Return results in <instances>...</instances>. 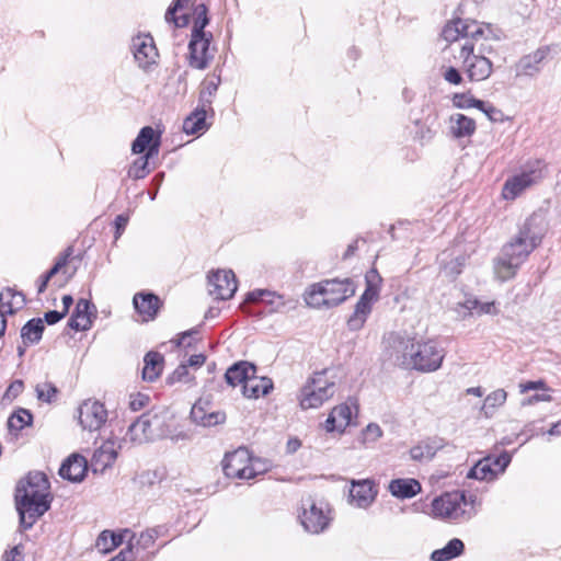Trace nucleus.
Listing matches in <instances>:
<instances>
[{
	"label": "nucleus",
	"mask_w": 561,
	"mask_h": 561,
	"mask_svg": "<svg viewBox=\"0 0 561 561\" xmlns=\"http://www.w3.org/2000/svg\"><path fill=\"white\" fill-rule=\"evenodd\" d=\"M358 404L353 397L347 398L343 403L335 405L328 415L323 427L328 433L342 434L352 424L353 417L357 416Z\"/></svg>",
	"instance_id": "obj_14"
},
{
	"label": "nucleus",
	"mask_w": 561,
	"mask_h": 561,
	"mask_svg": "<svg viewBox=\"0 0 561 561\" xmlns=\"http://www.w3.org/2000/svg\"><path fill=\"white\" fill-rule=\"evenodd\" d=\"M270 469L271 462L268 460L250 456V479H254L255 477L267 472Z\"/></svg>",
	"instance_id": "obj_52"
},
{
	"label": "nucleus",
	"mask_w": 561,
	"mask_h": 561,
	"mask_svg": "<svg viewBox=\"0 0 561 561\" xmlns=\"http://www.w3.org/2000/svg\"><path fill=\"white\" fill-rule=\"evenodd\" d=\"M3 561H22V551L19 546L12 548L3 556Z\"/></svg>",
	"instance_id": "obj_64"
},
{
	"label": "nucleus",
	"mask_w": 561,
	"mask_h": 561,
	"mask_svg": "<svg viewBox=\"0 0 561 561\" xmlns=\"http://www.w3.org/2000/svg\"><path fill=\"white\" fill-rule=\"evenodd\" d=\"M474 503L476 497L462 491L446 492L432 501L431 515L450 523L469 520L476 515Z\"/></svg>",
	"instance_id": "obj_5"
},
{
	"label": "nucleus",
	"mask_w": 561,
	"mask_h": 561,
	"mask_svg": "<svg viewBox=\"0 0 561 561\" xmlns=\"http://www.w3.org/2000/svg\"><path fill=\"white\" fill-rule=\"evenodd\" d=\"M33 416L26 409H19L8 420V427L10 431L19 432L25 426L32 424Z\"/></svg>",
	"instance_id": "obj_46"
},
{
	"label": "nucleus",
	"mask_w": 561,
	"mask_h": 561,
	"mask_svg": "<svg viewBox=\"0 0 561 561\" xmlns=\"http://www.w3.org/2000/svg\"><path fill=\"white\" fill-rule=\"evenodd\" d=\"M134 307L142 321L153 320L160 308L158 296L151 293H138L133 299Z\"/></svg>",
	"instance_id": "obj_23"
},
{
	"label": "nucleus",
	"mask_w": 561,
	"mask_h": 561,
	"mask_svg": "<svg viewBox=\"0 0 561 561\" xmlns=\"http://www.w3.org/2000/svg\"><path fill=\"white\" fill-rule=\"evenodd\" d=\"M44 322L42 319L30 320L21 330L24 343H37L42 339Z\"/></svg>",
	"instance_id": "obj_43"
},
{
	"label": "nucleus",
	"mask_w": 561,
	"mask_h": 561,
	"mask_svg": "<svg viewBox=\"0 0 561 561\" xmlns=\"http://www.w3.org/2000/svg\"><path fill=\"white\" fill-rule=\"evenodd\" d=\"M490 49L484 41L473 43L467 39L459 44V54L455 58L461 61V68L470 81H484L493 72L492 61L484 55Z\"/></svg>",
	"instance_id": "obj_7"
},
{
	"label": "nucleus",
	"mask_w": 561,
	"mask_h": 561,
	"mask_svg": "<svg viewBox=\"0 0 561 561\" xmlns=\"http://www.w3.org/2000/svg\"><path fill=\"white\" fill-rule=\"evenodd\" d=\"M158 154V144L156 142L153 147L150 148L144 156L139 157L134 161L128 170V175L131 179L140 180L144 179L149 171V159L153 156Z\"/></svg>",
	"instance_id": "obj_37"
},
{
	"label": "nucleus",
	"mask_w": 561,
	"mask_h": 561,
	"mask_svg": "<svg viewBox=\"0 0 561 561\" xmlns=\"http://www.w3.org/2000/svg\"><path fill=\"white\" fill-rule=\"evenodd\" d=\"M366 288L359 297L353 314L347 320V327L352 331L360 330L371 312L373 305L379 299V284L381 278L376 270L366 274Z\"/></svg>",
	"instance_id": "obj_10"
},
{
	"label": "nucleus",
	"mask_w": 561,
	"mask_h": 561,
	"mask_svg": "<svg viewBox=\"0 0 561 561\" xmlns=\"http://www.w3.org/2000/svg\"><path fill=\"white\" fill-rule=\"evenodd\" d=\"M442 446L436 442H423L410 449V456L413 460H431Z\"/></svg>",
	"instance_id": "obj_44"
},
{
	"label": "nucleus",
	"mask_w": 561,
	"mask_h": 561,
	"mask_svg": "<svg viewBox=\"0 0 561 561\" xmlns=\"http://www.w3.org/2000/svg\"><path fill=\"white\" fill-rule=\"evenodd\" d=\"M220 83V79H216V80H209L205 83L204 85V89L202 91V98H204L205 94H208V96H213L217 89H218V85Z\"/></svg>",
	"instance_id": "obj_61"
},
{
	"label": "nucleus",
	"mask_w": 561,
	"mask_h": 561,
	"mask_svg": "<svg viewBox=\"0 0 561 561\" xmlns=\"http://www.w3.org/2000/svg\"><path fill=\"white\" fill-rule=\"evenodd\" d=\"M456 311L462 318L473 314V312L479 316L497 314L499 312L494 301L480 302L476 298H467L463 302H459L456 307Z\"/></svg>",
	"instance_id": "obj_27"
},
{
	"label": "nucleus",
	"mask_w": 561,
	"mask_h": 561,
	"mask_svg": "<svg viewBox=\"0 0 561 561\" xmlns=\"http://www.w3.org/2000/svg\"><path fill=\"white\" fill-rule=\"evenodd\" d=\"M144 364L142 379L152 382L160 377L163 370L164 358L160 353L151 351L146 354Z\"/></svg>",
	"instance_id": "obj_32"
},
{
	"label": "nucleus",
	"mask_w": 561,
	"mask_h": 561,
	"mask_svg": "<svg viewBox=\"0 0 561 561\" xmlns=\"http://www.w3.org/2000/svg\"><path fill=\"white\" fill-rule=\"evenodd\" d=\"M443 77L444 79L451 83V84H460L461 81H462V77H461V73L459 72L458 69L454 68V67H448L444 73H443Z\"/></svg>",
	"instance_id": "obj_60"
},
{
	"label": "nucleus",
	"mask_w": 561,
	"mask_h": 561,
	"mask_svg": "<svg viewBox=\"0 0 561 561\" xmlns=\"http://www.w3.org/2000/svg\"><path fill=\"white\" fill-rule=\"evenodd\" d=\"M552 401V396L549 391H545L542 393H535L523 401V405H534L538 402H550Z\"/></svg>",
	"instance_id": "obj_59"
},
{
	"label": "nucleus",
	"mask_w": 561,
	"mask_h": 561,
	"mask_svg": "<svg viewBox=\"0 0 561 561\" xmlns=\"http://www.w3.org/2000/svg\"><path fill=\"white\" fill-rule=\"evenodd\" d=\"M25 304L23 294L7 288L0 293V311L12 314Z\"/></svg>",
	"instance_id": "obj_36"
},
{
	"label": "nucleus",
	"mask_w": 561,
	"mask_h": 561,
	"mask_svg": "<svg viewBox=\"0 0 561 561\" xmlns=\"http://www.w3.org/2000/svg\"><path fill=\"white\" fill-rule=\"evenodd\" d=\"M77 417L82 431L94 433L105 425L108 413L102 402L88 399L78 407Z\"/></svg>",
	"instance_id": "obj_13"
},
{
	"label": "nucleus",
	"mask_w": 561,
	"mask_h": 561,
	"mask_svg": "<svg viewBox=\"0 0 561 561\" xmlns=\"http://www.w3.org/2000/svg\"><path fill=\"white\" fill-rule=\"evenodd\" d=\"M550 51L551 48L549 46H541L535 51L520 57L512 68L515 73V78L536 77L541 71Z\"/></svg>",
	"instance_id": "obj_18"
},
{
	"label": "nucleus",
	"mask_w": 561,
	"mask_h": 561,
	"mask_svg": "<svg viewBox=\"0 0 561 561\" xmlns=\"http://www.w3.org/2000/svg\"><path fill=\"white\" fill-rule=\"evenodd\" d=\"M542 178L543 168L541 162L529 163L505 180L501 196L504 201L513 202L525 191L539 183Z\"/></svg>",
	"instance_id": "obj_9"
},
{
	"label": "nucleus",
	"mask_w": 561,
	"mask_h": 561,
	"mask_svg": "<svg viewBox=\"0 0 561 561\" xmlns=\"http://www.w3.org/2000/svg\"><path fill=\"white\" fill-rule=\"evenodd\" d=\"M249 302H265L271 306V310L275 312L282 311L285 306V299L282 295L266 289H255L250 291L247 296Z\"/></svg>",
	"instance_id": "obj_30"
},
{
	"label": "nucleus",
	"mask_w": 561,
	"mask_h": 561,
	"mask_svg": "<svg viewBox=\"0 0 561 561\" xmlns=\"http://www.w3.org/2000/svg\"><path fill=\"white\" fill-rule=\"evenodd\" d=\"M117 457V448L114 440L104 442L94 453L91 466L94 472H103L112 466Z\"/></svg>",
	"instance_id": "obj_24"
},
{
	"label": "nucleus",
	"mask_w": 561,
	"mask_h": 561,
	"mask_svg": "<svg viewBox=\"0 0 561 561\" xmlns=\"http://www.w3.org/2000/svg\"><path fill=\"white\" fill-rule=\"evenodd\" d=\"M453 102L454 105L459 108H479L482 112H484L489 117H491V113L495 112V108L491 105H486L485 102L465 94H455Z\"/></svg>",
	"instance_id": "obj_42"
},
{
	"label": "nucleus",
	"mask_w": 561,
	"mask_h": 561,
	"mask_svg": "<svg viewBox=\"0 0 561 561\" xmlns=\"http://www.w3.org/2000/svg\"><path fill=\"white\" fill-rule=\"evenodd\" d=\"M336 392V374L325 368L310 376L300 389L299 404L304 410L318 409Z\"/></svg>",
	"instance_id": "obj_6"
},
{
	"label": "nucleus",
	"mask_w": 561,
	"mask_h": 561,
	"mask_svg": "<svg viewBox=\"0 0 561 561\" xmlns=\"http://www.w3.org/2000/svg\"><path fill=\"white\" fill-rule=\"evenodd\" d=\"M209 20L207 16V8L205 4L201 3L195 7L194 10V24L192 28V34H209L205 32V27L208 24Z\"/></svg>",
	"instance_id": "obj_47"
},
{
	"label": "nucleus",
	"mask_w": 561,
	"mask_h": 561,
	"mask_svg": "<svg viewBox=\"0 0 561 561\" xmlns=\"http://www.w3.org/2000/svg\"><path fill=\"white\" fill-rule=\"evenodd\" d=\"M88 463L83 456L73 454L69 456L61 465L59 474L62 479L70 482H81L85 477Z\"/></svg>",
	"instance_id": "obj_22"
},
{
	"label": "nucleus",
	"mask_w": 561,
	"mask_h": 561,
	"mask_svg": "<svg viewBox=\"0 0 561 561\" xmlns=\"http://www.w3.org/2000/svg\"><path fill=\"white\" fill-rule=\"evenodd\" d=\"M256 374L254 365L248 362H240L232 365L225 374V378L228 385L237 387L239 385H245L247 380L251 375Z\"/></svg>",
	"instance_id": "obj_28"
},
{
	"label": "nucleus",
	"mask_w": 561,
	"mask_h": 561,
	"mask_svg": "<svg viewBox=\"0 0 561 561\" xmlns=\"http://www.w3.org/2000/svg\"><path fill=\"white\" fill-rule=\"evenodd\" d=\"M298 517L304 529L313 535L328 529L332 520L330 505L310 497L302 501Z\"/></svg>",
	"instance_id": "obj_11"
},
{
	"label": "nucleus",
	"mask_w": 561,
	"mask_h": 561,
	"mask_svg": "<svg viewBox=\"0 0 561 561\" xmlns=\"http://www.w3.org/2000/svg\"><path fill=\"white\" fill-rule=\"evenodd\" d=\"M190 0H174L172 4L168 8L164 19L165 22L174 24L176 27H182L187 24V16L185 14L181 16H176V13L181 11L183 8L188 5Z\"/></svg>",
	"instance_id": "obj_45"
},
{
	"label": "nucleus",
	"mask_w": 561,
	"mask_h": 561,
	"mask_svg": "<svg viewBox=\"0 0 561 561\" xmlns=\"http://www.w3.org/2000/svg\"><path fill=\"white\" fill-rule=\"evenodd\" d=\"M130 51L138 68L142 71L150 72L157 67L159 53L154 39L150 34H138L134 36L130 44Z\"/></svg>",
	"instance_id": "obj_12"
},
{
	"label": "nucleus",
	"mask_w": 561,
	"mask_h": 561,
	"mask_svg": "<svg viewBox=\"0 0 561 561\" xmlns=\"http://www.w3.org/2000/svg\"><path fill=\"white\" fill-rule=\"evenodd\" d=\"M387 344L389 358L404 368L435 371L445 357L444 350L434 339L415 342L413 339L393 334L388 337Z\"/></svg>",
	"instance_id": "obj_2"
},
{
	"label": "nucleus",
	"mask_w": 561,
	"mask_h": 561,
	"mask_svg": "<svg viewBox=\"0 0 561 561\" xmlns=\"http://www.w3.org/2000/svg\"><path fill=\"white\" fill-rule=\"evenodd\" d=\"M467 478L477 480H493L496 478L493 472L492 457L479 460L467 473Z\"/></svg>",
	"instance_id": "obj_41"
},
{
	"label": "nucleus",
	"mask_w": 561,
	"mask_h": 561,
	"mask_svg": "<svg viewBox=\"0 0 561 561\" xmlns=\"http://www.w3.org/2000/svg\"><path fill=\"white\" fill-rule=\"evenodd\" d=\"M149 402V397L147 394L142 393H136L131 394L129 399V408L133 411H139L140 409L145 408Z\"/></svg>",
	"instance_id": "obj_56"
},
{
	"label": "nucleus",
	"mask_w": 561,
	"mask_h": 561,
	"mask_svg": "<svg viewBox=\"0 0 561 561\" xmlns=\"http://www.w3.org/2000/svg\"><path fill=\"white\" fill-rule=\"evenodd\" d=\"M250 456L245 447L227 453L221 462L225 476L231 479L250 480Z\"/></svg>",
	"instance_id": "obj_16"
},
{
	"label": "nucleus",
	"mask_w": 561,
	"mask_h": 561,
	"mask_svg": "<svg viewBox=\"0 0 561 561\" xmlns=\"http://www.w3.org/2000/svg\"><path fill=\"white\" fill-rule=\"evenodd\" d=\"M23 390V381L14 380L4 392L3 400H14Z\"/></svg>",
	"instance_id": "obj_57"
},
{
	"label": "nucleus",
	"mask_w": 561,
	"mask_h": 561,
	"mask_svg": "<svg viewBox=\"0 0 561 561\" xmlns=\"http://www.w3.org/2000/svg\"><path fill=\"white\" fill-rule=\"evenodd\" d=\"M206 357L204 354L192 355L185 363L191 368H199L204 365Z\"/></svg>",
	"instance_id": "obj_63"
},
{
	"label": "nucleus",
	"mask_w": 561,
	"mask_h": 561,
	"mask_svg": "<svg viewBox=\"0 0 561 561\" xmlns=\"http://www.w3.org/2000/svg\"><path fill=\"white\" fill-rule=\"evenodd\" d=\"M444 39L454 44L453 50L459 53V44L471 39L473 43L497 38L491 25L480 24L476 21L457 19L445 25L443 33Z\"/></svg>",
	"instance_id": "obj_8"
},
{
	"label": "nucleus",
	"mask_w": 561,
	"mask_h": 561,
	"mask_svg": "<svg viewBox=\"0 0 561 561\" xmlns=\"http://www.w3.org/2000/svg\"><path fill=\"white\" fill-rule=\"evenodd\" d=\"M136 554L134 552V548H126L122 550L115 558L111 561H133Z\"/></svg>",
	"instance_id": "obj_62"
},
{
	"label": "nucleus",
	"mask_w": 561,
	"mask_h": 561,
	"mask_svg": "<svg viewBox=\"0 0 561 561\" xmlns=\"http://www.w3.org/2000/svg\"><path fill=\"white\" fill-rule=\"evenodd\" d=\"M354 294L355 286L351 279H325L310 285L304 294V299L311 308L329 309L344 302Z\"/></svg>",
	"instance_id": "obj_4"
},
{
	"label": "nucleus",
	"mask_w": 561,
	"mask_h": 561,
	"mask_svg": "<svg viewBox=\"0 0 561 561\" xmlns=\"http://www.w3.org/2000/svg\"><path fill=\"white\" fill-rule=\"evenodd\" d=\"M518 388H519V392L520 393H526L530 390H542L543 392L545 391H550L551 389L547 386L546 381L542 380V379H539V380H531V381H526V382H520L518 385Z\"/></svg>",
	"instance_id": "obj_55"
},
{
	"label": "nucleus",
	"mask_w": 561,
	"mask_h": 561,
	"mask_svg": "<svg viewBox=\"0 0 561 561\" xmlns=\"http://www.w3.org/2000/svg\"><path fill=\"white\" fill-rule=\"evenodd\" d=\"M463 550V542L458 538H454L442 549L434 550L431 554V561H450L461 556Z\"/></svg>",
	"instance_id": "obj_35"
},
{
	"label": "nucleus",
	"mask_w": 561,
	"mask_h": 561,
	"mask_svg": "<svg viewBox=\"0 0 561 561\" xmlns=\"http://www.w3.org/2000/svg\"><path fill=\"white\" fill-rule=\"evenodd\" d=\"M388 490L392 496L397 499H411L422 491L421 483L412 478L393 479L388 485Z\"/></svg>",
	"instance_id": "obj_26"
},
{
	"label": "nucleus",
	"mask_w": 561,
	"mask_h": 561,
	"mask_svg": "<svg viewBox=\"0 0 561 561\" xmlns=\"http://www.w3.org/2000/svg\"><path fill=\"white\" fill-rule=\"evenodd\" d=\"M49 481L45 473L30 472L22 479L15 490V504L20 525L31 528L50 507Z\"/></svg>",
	"instance_id": "obj_3"
},
{
	"label": "nucleus",
	"mask_w": 561,
	"mask_h": 561,
	"mask_svg": "<svg viewBox=\"0 0 561 561\" xmlns=\"http://www.w3.org/2000/svg\"><path fill=\"white\" fill-rule=\"evenodd\" d=\"M37 399L49 403L57 394V388L50 382L38 383L35 388Z\"/></svg>",
	"instance_id": "obj_50"
},
{
	"label": "nucleus",
	"mask_w": 561,
	"mask_h": 561,
	"mask_svg": "<svg viewBox=\"0 0 561 561\" xmlns=\"http://www.w3.org/2000/svg\"><path fill=\"white\" fill-rule=\"evenodd\" d=\"M449 131L458 139L470 137L476 131V122L463 114H453L449 117Z\"/></svg>",
	"instance_id": "obj_29"
},
{
	"label": "nucleus",
	"mask_w": 561,
	"mask_h": 561,
	"mask_svg": "<svg viewBox=\"0 0 561 561\" xmlns=\"http://www.w3.org/2000/svg\"><path fill=\"white\" fill-rule=\"evenodd\" d=\"M160 147V134H157L151 126L142 127L131 144V151L134 153H142L145 150L149 151L154 144Z\"/></svg>",
	"instance_id": "obj_33"
},
{
	"label": "nucleus",
	"mask_w": 561,
	"mask_h": 561,
	"mask_svg": "<svg viewBox=\"0 0 561 561\" xmlns=\"http://www.w3.org/2000/svg\"><path fill=\"white\" fill-rule=\"evenodd\" d=\"M165 533V528L163 526H158L154 528H149L142 531L139 536L135 535L134 539V550H136L135 554L139 551H144L153 546L156 539L160 536H163Z\"/></svg>",
	"instance_id": "obj_38"
},
{
	"label": "nucleus",
	"mask_w": 561,
	"mask_h": 561,
	"mask_svg": "<svg viewBox=\"0 0 561 561\" xmlns=\"http://www.w3.org/2000/svg\"><path fill=\"white\" fill-rule=\"evenodd\" d=\"M153 421H158L156 416L151 420L148 415H141L129 425L124 436V440L133 444H144L152 439L154 436L152 430Z\"/></svg>",
	"instance_id": "obj_21"
},
{
	"label": "nucleus",
	"mask_w": 561,
	"mask_h": 561,
	"mask_svg": "<svg viewBox=\"0 0 561 561\" xmlns=\"http://www.w3.org/2000/svg\"><path fill=\"white\" fill-rule=\"evenodd\" d=\"M378 486L371 479L350 481L347 503L359 510H368L376 501Z\"/></svg>",
	"instance_id": "obj_15"
},
{
	"label": "nucleus",
	"mask_w": 561,
	"mask_h": 561,
	"mask_svg": "<svg viewBox=\"0 0 561 561\" xmlns=\"http://www.w3.org/2000/svg\"><path fill=\"white\" fill-rule=\"evenodd\" d=\"M91 308L94 306L87 299H79L73 314L69 319L68 325L76 331L89 330L92 325Z\"/></svg>",
	"instance_id": "obj_25"
},
{
	"label": "nucleus",
	"mask_w": 561,
	"mask_h": 561,
	"mask_svg": "<svg viewBox=\"0 0 561 561\" xmlns=\"http://www.w3.org/2000/svg\"><path fill=\"white\" fill-rule=\"evenodd\" d=\"M114 537L116 541V547L121 546L124 541H127V548H134L135 534H133L129 529H124L118 534L114 533Z\"/></svg>",
	"instance_id": "obj_58"
},
{
	"label": "nucleus",
	"mask_w": 561,
	"mask_h": 561,
	"mask_svg": "<svg viewBox=\"0 0 561 561\" xmlns=\"http://www.w3.org/2000/svg\"><path fill=\"white\" fill-rule=\"evenodd\" d=\"M547 231L545 216L531 214L519 227L517 233L503 245L494 263V274L501 282L513 278L530 253L540 245Z\"/></svg>",
	"instance_id": "obj_1"
},
{
	"label": "nucleus",
	"mask_w": 561,
	"mask_h": 561,
	"mask_svg": "<svg viewBox=\"0 0 561 561\" xmlns=\"http://www.w3.org/2000/svg\"><path fill=\"white\" fill-rule=\"evenodd\" d=\"M114 533L110 530L102 531L95 542L96 549L102 553L111 552L116 548Z\"/></svg>",
	"instance_id": "obj_48"
},
{
	"label": "nucleus",
	"mask_w": 561,
	"mask_h": 561,
	"mask_svg": "<svg viewBox=\"0 0 561 561\" xmlns=\"http://www.w3.org/2000/svg\"><path fill=\"white\" fill-rule=\"evenodd\" d=\"M507 399V392L504 389H496L489 393L483 402L481 412L485 417H492L496 409L502 407Z\"/></svg>",
	"instance_id": "obj_40"
},
{
	"label": "nucleus",
	"mask_w": 561,
	"mask_h": 561,
	"mask_svg": "<svg viewBox=\"0 0 561 561\" xmlns=\"http://www.w3.org/2000/svg\"><path fill=\"white\" fill-rule=\"evenodd\" d=\"M211 38L213 34H191L188 49L190 65L193 68L203 70L209 65L210 60L214 58V55L209 49Z\"/></svg>",
	"instance_id": "obj_19"
},
{
	"label": "nucleus",
	"mask_w": 561,
	"mask_h": 561,
	"mask_svg": "<svg viewBox=\"0 0 561 561\" xmlns=\"http://www.w3.org/2000/svg\"><path fill=\"white\" fill-rule=\"evenodd\" d=\"M237 288L236 275L231 270H218L208 276V293L215 299L228 300Z\"/></svg>",
	"instance_id": "obj_17"
},
{
	"label": "nucleus",
	"mask_w": 561,
	"mask_h": 561,
	"mask_svg": "<svg viewBox=\"0 0 561 561\" xmlns=\"http://www.w3.org/2000/svg\"><path fill=\"white\" fill-rule=\"evenodd\" d=\"M73 254V248L68 247L62 253H60L54 264V266L42 276L41 282L38 284V294H42L46 287L48 282L58 274L62 267H65V264L68 262L70 256Z\"/></svg>",
	"instance_id": "obj_39"
},
{
	"label": "nucleus",
	"mask_w": 561,
	"mask_h": 561,
	"mask_svg": "<svg viewBox=\"0 0 561 561\" xmlns=\"http://www.w3.org/2000/svg\"><path fill=\"white\" fill-rule=\"evenodd\" d=\"M191 419L201 426H215L225 422L226 414L213 411L208 401L199 399L191 409Z\"/></svg>",
	"instance_id": "obj_20"
},
{
	"label": "nucleus",
	"mask_w": 561,
	"mask_h": 561,
	"mask_svg": "<svg viewBox=\"0 0 561 561\" xmlns=\"http://www.w3.org/2000/svg\"><path fill=\"white\" fill-rule=\"evenodd\" d=\"M466 257L460 255L457 256L455 260L450 261L449 263H446L443 266L444 274L454 279L456 278L462 271V267L465 266Z\"/></svg>",
	"instance_id": "obj_51"
},
{
	"label": "nucleus",
	"mask_w": 561,
	"mask_h": 561,
	"mask_svg": "<svg viewBox=\"0 0 561 561\" xmlns=\"http://www.w3.org/2000/svg\"><path fill=\"white\" fill-rule=\"evenodd\" d=\"M273 388V382L267 377H257L251 375L247 380L245 385H243V394L249 399H257L261 396L267 394Z\"/></svg>",
	"instance_id": "obj_31"
},
{
	"label": "nucleus",
	"mask_w": 561,
	"mask_h": 561,
	"mask_svg": "<svg viewBox=\"0 0 561 561\" xmlns=\"http://www.w3.org/2000/svg\"><path fill=\"white\" fill-rule=\"evenodd\" d=\"M170 383L181 382L191 383L194 381V376L190 373V367L185 363L178 366V368L168 378Z\"/></svg>",
	"instance_id": "obj_49"
},
{
	"label": "nucleus",
	"mask_w": 561,
	"mask_h": 561,
	"mask_svg": "<svg viewBox=\"0 0 561 561\" xmlns=\"http://www.w3.org/2000/svg\"><path fill=\"white\" fill-rule=\"evenodd\" d=\"M362 436L365 444H373L382 436V430L378 424L370 423L363 431Z\"/></svg>",
	"instance_id": "obj_53"
},
{
	"label": "nucleus",
	"mask_w": 561,
	"mask_h": 561,
	"mask_svg": "<svg viewBox=\"0 0 561 561\" xmlns=\"http://www.w3.org/2000/svg\"><path fill=\"white\" fill-rule=\"evenodd\" d=\"M206 110L204 107L196 108L183 122V131L187 135H198L206 131Z\"/></svg>",
	"instance_id": "obj_34"
},
{
	"label": "nucleus",
	"mask_w": 561,
	"mask_h": 561,
	"mask_svg": "<svg viewBox=\"0 0 561 561\" xmlns=\"http://www.w3.org/2000/svg\"><path fill=\"white\" fill-rule=\"evenodd\" d=\"M512 460V457L508 453L504 451L497 457H492V467L493 472L497 477L499 474L503 473L506 469V467L510 465Z\"/></svg>",
	"instance_id": "obj_54"
}]
</instances>
